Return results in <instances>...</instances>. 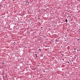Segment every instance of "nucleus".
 I'll return each mask as SVG.
<instances>
[{"instance_id": "obj_2", "label": "nucleus", "mask_w": 80, "mask_h": 80, "mask_svg": "<svg viewBox=\"0 0 80 80\" xmlns=\"http://www.w3.org/2000/svg\"><path fill=\"white\" fill-rule=\"evenodd\" d=\"M26 4H28V5H29V3H26Z\"/></svg>"}, {"instance_id": "obj_10", "label": "nucleus", "mask_w": 80, "mask_h": 80, "mask_svg": "<svg viewBox=\"0 0 80 80\" xmlns=\"http://www.w3.org/2000/svg\"><path fill=\"white\" fill-rule=\"evenodd\" d=\"M74 50H76V48H75V49H74Z\"/></svg>"}, {"instance_id": "obj_9", "label": "nucleus", "mask_w": 80, "mask_h": 80, "mask_svg": "<svg viewBox=\"0 0 80 80\" xmlns=\"http://www.w3.org/2000/svg\"><path fill=\"white\" fill-rule=\"evenodd\" d=\"M68 63H69V62H68Z\"/></svg>"}, {"instance_id": "obj_6", "label": "nucleus", "mask_w": 80, "mask_h": 80, "mask_svg": "<svg viewBox=\"0 0 80 80\" xmlns=\"http://www.w3.org/2000/svg\"><path fill=\"white\" fill-rule=\"evenodd\" d=\"M62 60H64V59H63Z\"/></svg>"}, {"instance_id": "obj_4", "label": "nucleus", "mask_w": 80, "mask_h": 80, "mask_svg": "<svg viewBox=\"0 0 80 80\" xmlns=\"http://www.w3.org/2000/svg\"><path fill=\"white\" fill-rule=\"evenodd\" d=\"M55 41H56V42H58V41L57 40H56Z\"/></svg>"}, {"instance_id": "obj_7", "label": "nucleus", "mask_w": 80, "mask_h": 80, "mask_svg": "<svg viewBox=\"0 0 80 80\" xmlns=\"http://www.w3.org/2000/svg\"><path fill=\"white\" fill-rule=\"evenodd\" d=\"M36 56V58H37V56Z\"/></svg>"}, {"instance_id": "obj_5", "label": "nucleus", "mask_w": 80, "mask_h": 80, "mask_svg": "<svg viewBox=\"0 0 80 80\" xmlns=\"http://www.w3.org/2000/svg\"><path fill=\"white\" fill-rule=\"evenodd\" d=\"M80 39H78V40H80Z\"/></svg>"}, {"instance_id": "obj_8", "label": "nucleus", "mask_w": 80, "mask_h": 80, "mask_svg": "<svg viewBox=\"0 0 80 80\" xmlns=\"http://www.w3.org/2000/svg\"><path fill=\"white\" fill-rule=\"evenodd\" d=\"M28 2H26V3H28Z\"/></svg>"}, {"instance_id": "obj_3", "label": "nucleus", "mask_w": 80, "mask_h": 80, "mask_svg": "<svg viewBox=\"0 0 80 80\" xmlns=\"http://www.w3.org/2000/svg\"><path fill=\"white\" fill-rule=\"evenodd\" d=\"M35 55L36 56H37V54H35Z\"/></svg>"}, {"instance_id": "obj_1", "label": "nucleus", "mask_w": 80, "mask_h": 80, "mask_svg": "<svg viewBox=\"0 0 80 80\" xmlns=\"http://www.w3.org/2000/svg\"><path fill=\"white\" fill-rule=\"evenodd\" d=\"M65 21H66V23H67V19H65Z\"/></svg>"}, {"instance_id": "obj_11", "label": "nucleus", "mask_w": 80, "mask_h": 80, "mask_svg": "<svg viewBox=\"0 0 80 80\" xmlns=\"http://www.w3.org/2000/svg\"><path fill=\"white\" fill-rule=\"evenodd\" d=\"M39 50H40V49H39Z\"/></svg>"}, {"instance_id": "obj_12", "label": "nucleus", "mask_w": 80, "mask_h": 80, "mask_svg": "<svg viewBox=\"0 0 80 80\" xmlns=\"http://www.w3.org/2000/svg\"><path fill=\"white\" fill-rule=\"evenodd\" d=\"M61 47H62L61 46Z\"/></svg>"}, {"instance_id": "obj_13", "label": "nucleus", "mask_w": 80, "mask_h": 80, "mask_svg": "<svg viewBox=\"0 0 80 80\" xmlns=\"http://www.w3.org/2000/svg\"><path fill=\"white\" fill-rule=\"evenodd\" d=\"M42 28V27H41Z\"/></svg>"}]
</instances>
